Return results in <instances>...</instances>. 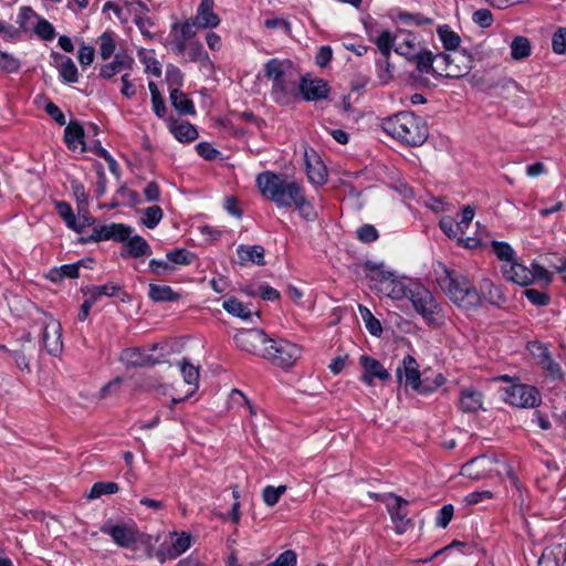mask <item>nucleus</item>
Masks as SVG:
<instances>
[{"instance_id": "f257e3e1", "label": "nucleus", "mask_w": 566, "mask_h": 566, "mask_svg": "<svg viewBox=\"0 0 566 566\" xmlns=\"http://www.w3.org/2000/svg\"><path fill=\"white\" fill-rule=\"evenodd\" d=\"M255 182L262 196L279 208L294 206L298 211L304 212L310 207L301 186L295 181H287L281 175L269 170L263 171L256 176Z\"/></svg>"}, {"instance_id": "f03ea898", "label": "nucleus", "mask_w": 566, "mask_h": 566, "mask_svg": "<svg viewBox=\"0 0 566 566\" xmlns=\"http://www.w3.org/2000/svg\"><path fill=\"white\" fill-rule=\"evenodd\" d=\"M432 276L437 285L458 306L471 310L482 304V296L475 286L465 276L448 270L444 264L434 263L432 265Z\"/></svg>"}, {"instance_id": "7ed1b4c3", "label": "nucleus", "mask_w": 566, "mask_h": 566, "mask_svg": "<svg viewBox=\"0 0 566 566\" xmlns=\"http://www.w3.org/2000/svg\"><path fill=\"white\" fill-rule=\"evenodd\" d=\"M264 74L272 82V99L289 105L298 99L300 72L289 60L271 59L264 64Z\"/></svg>"}, {"instance_id": "20e7f679", "label": "nucleus", "mask_w": 566, "mask_h": 566, "mask_svg": "<svg viewBox=\"0 0 566 566\" xmlns=\"http://www.w3.org/2000/svg\"><path fill=\"white\" fill-rule=\"evenodd\" d=\"M376 274L380 277L378 290L381 293L394 300L408 298L415 311L424 315L423 287L420 284L398 280L390 272L377 271Z\"/></svg>"}, {"instance_id": "39448f33", "label": "nucleus", "mask_w": 566, "mask_h": 566, "mask_svg": "<svg viewBox=\"0 0 566 566\" xmlns=\"http://www.w3.org/2000/svg\"><path fill=\"white\" fill-rule=\"evenodd\" d=\"M421 122V118L411 112H400L385 118L381 128L390 138L409 142L419 136Z\"/></svg>"}, {"instance_id": "423d86ee", "label": "nucleus", "mask_w": 566, "mask_h": 566, "mask_svg": "<svg viewBox=\"0 0 566 566\" xmlns=\"http://www.w3.org/2000/svg\"><path fill=\"white\" fill-rule=\"evenodd\" d=\"M302 347L286 339L270 338L268 346L263 348L262 358L271 361L282 369L293 367L302 356Z\"/></svg>"}, {"instance_id": "0eeeda50", "label": "nucleus", "mask_w": 566, "mask_h": 566, "mask_svg": "<svg viewBox=\"0 0 566 566\" xmlns=\"http://www.w3.org/2000/svg\"><path fill=\"white\" fill-rule=\"evenodd\" d=\"M395 51L410 61L413 60L416 62L417 70L422 72V65H424V52L416 35L409 31L399 30L396 33Z\"/></svg>"}, {"instance_id": "6e6552de", "label": "nucleus", "mask_w": 566, "mask_h": 566, "mask_svg": "<svg viewBox=\"0 0 566 566\" xmlns=\"http://www.w3.org/2000/svg\"><path fill=\"white\" fill-rule=\"evenodd\" d=\"M432 73L437 76L458 78L463 76L467 71L454 64L449 54L427 51V74Z\"/></svg>"}, {"instance_id": "1a4fd4ad", "label": "nucleus", "mask_w": 566, "mask_h": 566, "mask_svg": "<svg viewBox=\"0 0 566 566\" xmlns=\"http://www.w3.org/2000/svg\"><path fill=\"white\" fill-rule=\"evenodd\" d=\"M42 331V343L50 355H57L62 352V333L61 324L51 315L43 314L40 317Z\"/></svg>"}, {"instance_id": "9d476101", "label": "nucleus", "mask_w": 566, "mask_h": 566, "mask_svg": "<svg viewBox=\"0 0 566 566\" xmlns=\"http://www.w3.org/2000/svg\"><path fill=\"white\" fill-rule=\"evenodd\" d=\"M270 338L258 328L243 329L234 335L235 345L250 354L262 357L263 348L268 346Z\"/></svg>"}, {"instance_id": "9b49d317", "label": "nucleus", "mask_w": 566, "mask_h": 566, "mask_svg": "<svg viewBox=\"0 0 566 566\" xmlns=\"http://www.w3.org/2000/svg\"><path fill=\"white\" fill-rule=\"evenodd\" d=\"M101 532L112 537L114 543L123 548L132 547L138 539V531L134 525L106 522Z\"/></svg>"}, {"instance_id": "f8f14e48", "label": "nucleus", "mask_w": 566, "mask_h": 566, "mask_svg": "<svg viewBox=\"0 0 566 566\" xmlns=\"http://www.w3.org/2000/svg\"><path fill=\"white\" fill-rule=\"evenodd\" d=\"M505 401L521 408H532L539 402L538 391L527 385H514L506 389Z\"/></svg>"}, {"instance_id": "ddd939ff", "label": "nucleus", "mask_w": 566, "mask_h": 566, "mask_svg": "<svg viewBox=\"0 0 566 566\" xmlns=\"http://www.w3.org/2000/svg\"><path fill=\"white\" fill-rule=\"evenodd\" d=\"M304 164L308 180L315 185H324L327 180V168L319 154L312 148H304Z\"/></svg>"}, {"instance_id": "4468645a", "label": "nucleus", "mask_w": 566, "mask_h": 566, "mask_svg": "<svg viewBox=\"0 0 566 566\" xmlns=\"http://www.w3.org/2000/svg\"><path fill=\"white\" fill-rule=\"evenodd\" d=\"M396 376L400 385L419 390L421 387V374L417 360L408 355L402 359V365L396 370Z\"/></svg>"}, {"instance_id": "2eb2a0df", "label": "nucleus", "mask_w": 566, "mask_h": 566, "mask_svg": "<svg viewBox=\"0 0 566 566\" xmlns=\"http://www.w3.org/2000/svg\"><path fill=\"white\" fill-rule=\"evenodd\" d=\"M328 84L323 78L302 77L298 81V96L305 101H321L328 96Z\"/></svg>"}, {"instance_id": "dca6fc26", "label": "nucleus", "mask_w": 566, "mask_h": 566, "mask_svg": "<svg viewBox=\"0 0 566 566\" xmlns=\"http://www.w3.org/2000/svg\"><path fill=\"white\" fill-rule=\"evenodd\" d=\"M359 364L364 370L360 376V380L364 384L371 386L374 384L375 378L381 381H387L390 379V374L377 359L369 357L367 355H363L359 358Z\"/></svg>"}, {"instance_id": "f3484780", "label": "nucleus", "mask_w": 566, "mask_h": 566, "mask_svg": "<svg viewBox=\"0 0 566 566\" xmlns=\"http://www.w3.org/2000/svg\"><path fill=\"white\" fill-rule=\"evenodd\" d=\"M119 359L126 367H153L160 363V359L155 358L151 354L146 353L139 347L124 349L120 353Z\"/></svg>"}, {"instance_id": "a211bd4d", "label": "nucleus", "mask_w": 566, "mask_h": 566, "mask_svg": "<svg viewBox=\"0 0 566 566\" xmlns=\"http://www.w3.org/2000/svg\"><path fill=\"white\" fill-rule=\"evenodd\" d=\"M171 547L167 551H158L157 557L163 563L167 559H175L186 551H188L191 546L192 536L189 533L182 532L171 533Z\"/></svg>"}, {"instance_id": "6ab92c4d", "label": "nucleus", "mask_w": 566, "mask_h": 566, "mask_svg": "<svg viewBox=\"0 0 566 566\" xmlns=\"http://www.w3.org/2000/svg\"><path fill=\"white\" fill-rule=\"evenodd\" d=\"M502 273L507 281L520 285H528L534 282L531 270L515 261L503 264Z\"/></svg>"}, {"instance_id": "aec40b11", "label": "nucleus", "mask_w": 566, "mask_h": 566, "mask_svg": "<svg viewBox=\"0 0 566 566\" xmlns=\"http://www.w3.org/2000/svg\"><path fill=\"white\" fill-rule=\"evenodd\" d=\"M213 0H201L197 14L192 18L198 23V28H216L220 24V18L213 12Z\"/></svg>"}, {"instance_id": "412c9836", "label": "nucleus", "mask_w": 566, "mask_h": 566, "mask_svg": "<svg viewBox=\"0 0 566 566\" xmlns=\"http://www.w3.org/2000/svg\"><path fill=\"white\" fill-rule=\"evenodd\" d=\"M237 253L239 256V263L242 266H245L249 263H253L260 266L265 264V250L259 244L251 247L240 244L237 249Z\"/></svg>"}, {"instance_id": "4be33fe9", "label": "nucleus", "mask_w": 566, "mask_h": 566, "mask_svg": "<svg viewBox=\"0 0 566 566\" xmlns=\"http://www.w3.org/2000/svg\"><path fill=\"white\" fill-rule=\"evenodd\" d=\"M459 406L463 412H476L482 409L483 394L473 387L461 390Z\"/></svg>"}, {"instance_id": "5701e85b", "label": "nucleus", "mask_w": 566, "mask_h": 566, "mask_svg": "<svg viewBox=\"0 0 566 566\" xmlns=\"http://www.w3.org/2000/svg\"><path fill=\"white\" fill-rule=\"evenodd\" d=\"M134 59L127 55L117 54L113 62L103 65L99 70V76L109 80L123 71H130L134 66Z\"/></svg>"}, {"instance_id": "b1692460", "label": "nucleus", "mask_w": 566, "mask_h": 566, "mask_svg": "<svg viewBox=\"0 0 566 566\" xmlns=\"http://www.w3.org/2000/svg\"><path fill=\"white\" fill-rule=\"evenodd\" d=\"M538 566H566V544L546 547L538 560Z\"/></svg>"}, {"instance_id": "393cba45", "label": "nucleus", "mask_w": 566, "mask_h": 566, "mask_svg": "<svg viewBox=\"0 0 566 566\" xmlns=\"http://www.w3.org/2000/svg\"><path fill=\"white\" fill-rule=\"evenodd\" d=\"M533 353L537 356L541 367L554 378L562 376L560 367L555 363L547 349L543 344L537 343L533 345Z\"/></svg>"}, {"instance_id": "a878e982", "label": "nucleus", "mask_w": 566, "mask_h": 566, "mask_svg": "<svg viewBox=\"0 0 566 566\" xmlns=\"http://www.w3.org/2000/svg\"><path fill=\"white\" fill-rule=\"evenodd\" d=\"M447 322L444 308L431 295H427V325L442 327Z\"/></svg>"}, {"instance_id": "bb28decb", "label": "nucleus", "mask_w": 566, "mask_h": 566, "mask_svg": "<svg viewBox=\"0 0 566 566\" xmlns=\"http://www.w3.org/2000/svg\"><path fill=\"white\" fill-rule=\"evenodd\" d=\"M55 208L60 217L66 223V226L70 229L76 231L77 233H81L84 230V228L88 224L87 220H84L83 222L77 221L70 203L65 201H56Z\"/></svg>"}, {"instance_id": "cd10ccee", "label": "nucleus", "mask_w": 566, "mask_h": 566, "mask_svg": "<svg viewBox=\"0 0 566 566\" xmlns=\"http://www.w3.org/2000/svg\"><path fill=\"white\" fill-rule=\"evenodd\" d=\"M170 103L175 109L181 115L195 114L193 102L188 97L187 94L181 92L179 88L174 87L170 90Z\"/></svg>"}, {"instance_id": "c85d7f7f", "label": "nucleus", "mask_w": 566, "mask_h": 566, "mask_svg": "<svg viewBox=\"0 0 566 566\" xmlns=\"http://www.w3.org/2000/svg\"><path fill=\"white\" fill-rule=\"evenodd\" d=\"M511 56L515 61H521L528 57L532 53V45L526 36H515L510 45Z\"/></svg>"}, {"instance_id": "c756f323", "label": "nucleus", "mask_w": 566, "mask_h": 566, "mask_svg": "<svg viewBox=\"0 0 566 566\" xmlns=\"http://www.w3.org/2000/svg\"><path fill=\"white\" fill-rule=\"evenodd\" d=\"M222 307L228 314L244 321L249 319L253 314V312L247 305H244L235 297L226 300L222 304Z\"/></svg>"}, {"instance_id": "7c9ffc66", "label": "nucleus", "mask_w": 566, "mask_h": 566, "mask_svg": "<svg viewBox=\"0 0 566 566\" xmlns=\"http://www.w3.org/2000/svg\"><path fill=\"white\" fill-rule=\"evenodd\" d=\"M149 297L154 302H174L179 300L180 295L172 291L169 285L149 284Z\"/></svg>"}, {"instance_id": "2f4dec72", "label": "nucleus", "mask_w": 566, "mask_h": 566, "mask_svg": "<svg viewBox=\"0 0 566 566\" xmlns=\"http://www.w3.org/2000/svg\"><path fill=\"white\" fill-rule=\"evenodd\" d=\"M437 34L448 51L455 50L461 42L460 36L449 25L443 24L437 28Z\"/></svg>"}, {"instance_id": "473e14b6", "label": "nucleus", "mask_w": 566, "mask_h": 566, "mask_svg": "<svg viewBox=\"0 0 566 566\" xmlns=\"http://www.w3.org/2000/svg\"><path fill=\"white\" fill-rule=\"evenodd\" d=\"M125 247L127 249L126 255L133 258L148 255L151 252L149 244L139 235L130 238Z\"/></svg>"}, {"instance_id": "72a5a7b5", "label": "nucleus", "mask_w": 566, "mask_h": 566, "mask_svg": "<svg viewBox=\"0 0 566 566\" xmlns=\"http://www.w3.org/2000/svg\"><path fill=\"white\" fill-rule=\"evenodd\" d=\"M137 389L144 391H157L165 396L167 394L168 386L163 384L156 376L146 375L137 380Z\"/></svg>"}, {"instance_id": "f704fd0d", "label": "nucleus", "mask_w": 566, "mask_h": 566, "mask_svg": "<svg viewBox=\"0 0 566 566\" xmlns=\"http://www.w3.org/2000/svg\"><path fill=\"white\" fill-rule=\"evenodd\" d=\"M174 136L178 142H193L198 138V132L189 122H180L172 127Z\"/></svg>"}, {"instance_id": "c9c22d12", "label": "nucleus", "mask_w": 566, "mask_h": 566, "mask_svg": "<svg viewBox=\"0 0 566 566\" xmlns=\"http://www.w3.org/2000/svg\"><path fill=\"white\" fill-rule=\"evenodd\" d=\"M481 291L491 304L500 306L505 303V296L501 289L495 286L490 280H483Z\"/></svg>"}, {"instance_id": "e433bc0d", "label": "nucleus", "mask_w": 566, "mask_h": 566, "mask_svg": "<svg viewBox=\"0 0 566 566\" xmlns=\"http://www.w3.org/2000/svg\"><path fill=\"white\" fill-rule=\"evenodd\" d=\"M376 45L378 46L385 63L388 65L390 51L394 46L396 48V34L392 36L389 31H382L376 39Z\"/></svg>"}, {"instance_id": "4c0bfd02", "label": "nucleus", "mask_w": 566, "mask_h": 566, "mask_svg": "<svg viewBox=\"0 0 566 566\" xmlns=\"http://www.w3.org/2000/svg\"><path fill=\"white\" fill-rule=\"evenodd\" d=\"M196 27H198V23L191 18L187 20L185 23H175L171 28L170 33L177 35L182 40L188 41L196 35Z\"/></svg>"}, {"instance_id": "58836bf2", "label": "nucleus", "mask_w": 566, "mask_h": 566, "mask_svg": "<svg viewBox=\"0 0 566 566\" xmlns=\"http://www.w3.org/2000/svg\"><path fill=\"white\" fill-rule=\"evenodd\" d=\"M178 365L185 382L193 385L195 389H197L199 381V368L190 364L186 358L180 360Z\"/></svg>"}, {"instance_id": "ea45409f", "label": "nucleus", "mask_w": 566, "mask_h": 566, "mask_svg": "<svg viewBox=\"0 0 566 566\" xmlns=\"http://www.w3.org/2000/svg\"><path fill=\"white\" fill-rule=\"evenodd\" d=\"M118 490L119 486L115 482H96L87 494V499L95 500L105 494H115Z\"/></svg>"}, {"instance_id": "a19ab883", "label": "nucleus", "mask_w": 566, "mask_h": 566, "mask_svg": "<svg viewBox=\"0 0 566 566\" xmlns=\"http://www.w3.org/2000/svg\"><path fill=\"white\" fill-rule=\"evenodd\" d=\"M166 258L170 264L176 268L179 265H189L193 261L195 254L186 249H175L168 252Z\"/></svg>"}, {"instance_id": "79ce46f5", "label": "nucleus", "mask_w": 566, "mask_h": 566, "mask_svg": "<svg viewBox=\"0 0 566 566\" xmlns=\"http://www.w3.org/2000/svg\"><path fill=\"white\" fill-rule=\"evenodd\" d=\"M148 12L149 8L139 0L125 2V15L127 19L132 18L134 22L147 15Z\"/></svg>"}, {"instance_id": "37998d69", "label": "nucleus", "mask_w": 566, "mask_h": 566, "mask_svg": "<svg viewBox=\"0 0 566 566\" xmlns=\"http://www.w3.org/2000/svg\"><path fill=\"white\" fill-rule=\"evenodd\" d=\"M287 490L286 485H279V486H272L268 485L262 491V500L265 505L272 507L274 506L279 501L282 494H284Z\"/></svg>"}, {"instance_id": "c03bdc74", "label": "nucleus", "mask_w": 566, "mask_h": 566, "mask_svg": "<svg viewBox=\"0 0 566 566\" xmlns=\"http://www.w3.org/2000/svg\"><path fill=\"white\" fill-rule=\"evenodd\" d=\"M98 44H99V55L103 60H108L114 51H115V48H116V43H115V39H114V35L113 33L111 32H104L99 38H98Z\"/></svg>"}, {"instance_id": "a18cd8bd", "label": "nucleus", "mask_w": 566, "mask_h": 566, "mask_svg": "<svg viewBox=\"0 0 566 566\" xmlns=\"http://www.w3.org/2000/svg\"><path fill=\"white\" fill-rule=\"evenodd\" d=\"M375 496L385 503L389 514L398 511H403L408 506V502L406 500L391 493L381 496Z\"/></svg>"}, {"instance_id": "49530a36", "label": "nucleus", "mask_w": 566, "mask_h": 566, "mask_svg": "<svg viewBox=\"0 0 566 566\" xmlns=\"http://www.w3.org/2000/svg\"><path fill=\"white\" fill-rule=\"evenodd\" d=\"M59 73L61 77L67 83H75L78 80L77 69L70 57H63L59 66Z\"/></svg>"}, {"instance_id": "de8ad7c7", "label": "nucleus", "mask_w": 566, "mask_h": 566, "mask_svg": "<svg viewBox=\"0 0 566 566\" xmlns=\"http://www.w3.org/2000/svg\"><path fill=\"white\" fill-rule=\"evenodd\" d=\"M492 249L495 255L506 263L515 261V252L506 242L492 241Z\"/></svg>"}, {"instance_id": "09e8293b", "label": "nucleus", "mask_w": 566, "mask_h": 566, "mask_svg": "<svg viewBox=\"0 0 566 566\" xmlns=\"http://www.w3.org/2000/svg\"><path fill=\"white\" fill-rule=\"evenodd\" d=\"M485 459H473L461 468V474L470 479L479 480L483 478L480 468L484 464Z\"/></svg>"}, {"instance_id": "8fccbe9b", "label": "nucleus", "mask_w": 566, "mask_h": 566, "mask_svg": "<svg viewBox=\"0 0 566 566\" xmlns=\"http://www.w3.org/2000/svg\"><path fill=\"white\" fill-rule=\"evenodd\" d=\"M163 216V210L159 206H151L144 210L142 221L147 228L154 229L160 222Z\"/></svg>"}, {"instance_id": "3c124183", "label": "nucleus", "mask_w": 566, "mask_h": 566, "mask_svg": "<svg viewBox=\"0 0 566 566\" xmlns=\"http://www.w3.org/2000/svg\"><path fill=\"white\" fill-rule=\"evenodd\" d=\"M119 287L113 283H107L104 285H94L87 289L86 294L94 298L96 302L97 298L102 295L105 296H114Z\"/></svg>"}, {"instance_id": "603ef678", "label": "nucleus", "mask_w": 566, "mask_h": 566, "mask_svg": "<svg viewBox=\"0 0 566 566\" xmlns=\"http://www.w3.org/2000/svg\"><path fill=\"white\" fill-rule=\"evenodd\" d=\"M33 30L42 40L51 41L55 38L54 27L43 18L38 19V23L34 25Z\"/></svg>"}, {"instance_id": "864d4df0", "label": "nucleus", "mask_w": 566, "mask_h": 566, "mask_svg": "<svg viewBox=\"0 0 566 566\" xmlns=\"http://www.w3.org/2000/svg\"><path fill=\"white\" fill-rule=\"evenodd\" d=\"M83 139L84 126L76 120L70 122L64 130V142H83Z\"/></svg>"}, {"instance_id": "5fc2aeb1", "label": "nucleus", "mask_w": 566, "mask_h": 566, "mask_svg": "<svg viewBox=\"0 0 566 566\" xmlns=\"http://www.w3.org/2000/svg\"><path fill=\"white\" fill-rule=\"evenodd\" d=\"M35 19L38 20L39 17L31 7H21L18 14L17 23L19 24L21 30L28 31L31 28L32 21Z\"/></svg>"}, {"instance_id": "6e6d98bb", "label": "nucleus", "mask_w": 566, "mask_h": 566, "mask_svg": "<svg viewBox=\"0 0 566 566\" xmlns=\"http://www.w3.org/2000/svg\"><path fill=\"white\" fill-rule=\"evenodd\" d=\"M166 82L170 90L174 87L179 88L184 82V75H182L181 71L172 64L167 65Z\"/></svg>"}, {"instance_id": "4d7b16f0", "label": "nucleus", "mask_w": 566, "mask_h": 566, "mask_svg": "<svg viewBox=\"0 0 566 566\" xmlns=\"http://www.w3.org/2000/svg\"><path fill=\"white\" fill-rule=\"evenodd\" d=\"M195 148L198 155L207 160L223 159L222 154L213 148L212 144H196Z\"/></svg>"}, {"instance_id": "13d9d810", "label": "nucleus", "mask_w": 566, "mask_h": 566, "mask_svg": "<svg viewBox=\"0 0 566 566\" xmlns=\"http://www.w3.org/2000/svg\"><path fill=\"white\" fill-rule=\"evenodd\" d=\"M524 295L532 304L537 306H545L549 303V296L545 292L535 289H526Z\"/></svg>"}, {"instance_id": "bf43d9fd", "label": "nucleus", "mask_w": 566, "mask_h": 566, "mask_svg": "<svg viewBox=\"0 0 566 566\" xmlns=\"http://www.w3.org/2000/svg\"><path fill=\"white\" fill-rule=\"evenodd\" d=\"M0 69L8 73H15L20 69V61L6 52H0Z\"/></svg>"}, {"instance_id": "052dcab7", "label": "nucleus", "mask_w": 566, "mask_h": 566, "mask_svg": "<svg viewBox=\"0 0 566 566\" xmlns=\"http://www.w3.org/2000/svg\"><path fill=\"white\" fill-rule=\"evenodd\" d=\"M297 560L296 553L287 549L281 553L275 560L269 563L266 566H295Z\"/></svg>"}, {"instance_id": "680f3d73", "label": "nucleus", "mask_w": 566, "mask_h": 566, "mask_svg": "<svg viewBox=\"0 0 566 566\" xmlns=\"http://www.w3.org/2000/svg\"><path fill=\"white\" fill-rule=\"evenodd\" d=\"M553 51L557 54H566V28H559L552 39Z\"/></svg>"}, {"instance_id": "e2e57ef3", "label": "nucleus", "mask_w": 566, "mask_h": 566, "mask_svg": "<svg viewBox=\"0 0 566 566\" xmlns=\"http://www.w3.org/2000/svg\"><path fill=\"white\" fill-rule=\"evenodd\" d=\"M67 145L73 151H75V153L78 151L80 154H83L87 150H94L95 154L105 158V160H107V156H111L105 149H103L97 144H67Z\"/></svg>"}, {"instance_id": "0e129e2a", "label": "nucleus", "mask_w": 566, "mask_h": 566, "mask_svg": "<svg viewBox=\"0 0 566 566\" xmlns=\"http://www.w3.org/2000/svg\"><path fill=\"white\" fill-rule=\"evenodd\" d=\"M472 20L476 25L486 29L492 25L493 15L488 9H479L473 13Z\"/></svg>"}, {"instance_id": "69168bd1", "label": "nucleus", "mask_w": 566, "mask_h": 566, "mask_svg": "<svg viewBox=\"0 0 566 566\" xmlns=\"http://www.w3.org/2000/svg\"><path fill=\"white\" fill-rule=\"evenodd\" d=\"M149 269L156 275H165L171 273L175 270V266L170 264L168 260L153 259L149 261Z\"/></svg>"}, {"instance_id": "338daca9", "label": "nucleus", "mask_w": 566, "mask_h": 566, "mask_svg": "<svg viewBox=\"0 0 566 566\" xmlns=\"http://www.w3.org/2000/svg\"><path fill=\"white\" fill-rule=\"evenodd\" d=\"M111 229L109 240L123 242L129 238L130 228L123 223H111Z\"/></svg>"}, {"instance_id": "774afa93", "label": "nucleus", "mask_w": 566, "mask_h": 566, "mask_svg": "<svg viewBox=\"0 0 566 566\" xmlns=\"http://www.w3.org/2000/svg\"><path fill=\"white\" fill-rule=\"evenodd\" d=\"M453 512L454 509L451 504L443 505L438 513L436 524L441 528H446L452 520Z\"/></svg>"}]
</instances>
